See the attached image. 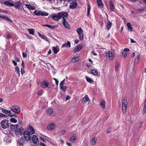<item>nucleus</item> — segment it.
Segmentation results:
<instances>
[{"mask_svg": "<svg viewBox=\"0 0 146 146\" xmlns=\"http://www.w3.org/2000/svg\"><path fill=\"white\" fill-rule=\"evenodd\" d=\"M9 108L11 111L15 113L18 114L21 112V108L17 105L11 106Z\"/></svg>", "mask_w": 146, "mask_h": 146, "instance_id": "obj_1", "label": "nucleus"}, {"mask_svg": "<svg viewBox=\"0 0 146 146\" xmlns=\"http://www.w3.org/2000/svg\"><path fill=\"white\" fill-rule=\"evenodd\" d=\"M76 31L79 35L80 39L82 40L84 38L83 31L81 28H79L76 29Z\"/></svg>", "mask_w": 146, "mask_h": 146, "instance_id": "obj_2", "label": "nucleus"}, {"mask_svg": "<svg viewBox=\"0 0 146 146\" xmlns=\"http://www.w3.org/2000/svg\"><path fill=\"white\" fill-rule=\"evenodd\" d=\"M122 110L124 113L126 112L127 108V104L126 100H123L122 101Z\"/></svg>", "mask_w": 146, "mask_h": 146, "instance_id": "obj_3", "label": "nucleus"}, {"mask_svg": "<svg viewBox=\"0 0 146 146\" xmlns=\"http://www.w3.org/2000/svg\"><path fill=\"white\" fill-rule=\"evenodd\" d=\"M34 13L35 15L38 16L41 15L42 16H47L48 15V14L47 12L42 11H35Z\"/></svg>", "mask_w": 146, "mask_h": 146, "instance_id": "obj_4", "label": "nucleus"}, {"mask_svg": "<svg viewBox=\"0 0 146 146\" xmlns=\"http://www.w3.org/2000/svg\"><path fill=\"white\" fill-rule=\"evenodd\" d=\"M1 126L3 128L6 129L9 127L8 120L5 119L2 121L1 123Z\"/></svg>", "mask_w": 146, "mask_h": 146, "instance_id": "obj_5", "label": "nucleus"}, {"mask_svg": "<svg viewBox=\"0 0 146 146\" xmlns=\"http://www.w3.org/2000/svg\"><path fill=\"white\" fill-rule=\"evenodd\" d=\"M58 15H59L60 19L62 18L63 21L64 20V19H66L65 18H67L68 16L67 13L63 12L59 13Z\"/></svg>", "mask_w": 146, "mask_h": 146, "instance_id": "obj_6", "label": "nucleus"}, {"mask_svg": "<svg viewBox=\"0 0 146 146\" xmlns=\"http://www.w3.org/2000/svg\"><path fill=\"white\" fill-rule=\"evenodd\" d=\"M29 133L27 131H25L24 132V137L27 141H29L31 139V137Z\"/></svg>", "mask_w": 146, "mask_h": 146, "instance_id": "obj_7", "label": "nucleus"}, {"mask_svg": "<svg viewBox=\"0 0 146 146\" xmlns=\"http://www.w3.org/2000/svg\"><path fill=\"white\" fill-rule=\"evenodd\" d=\"M25 143V139L23 138H21L18 141V146H24Z\"/></svg>", "mask_w": 146, "mask_h": 146, "instance_id": "obj_8", "label": "nucleus"}, {"mask_svg": "<svg viewBox=\"0 0 146 146\" xmlns=\"http://www.w3.org/2000/svg\"><path fill=\"white\" fill-rule=\"evenodd\" d=\"M25 6L29 10H34L36 9V7L33 5H30L28 4H25Z\"/></svg>", "mask_w": 146, "mask_h": 146, "instance_id": "obj_9", "label": "nucleus"}, {"mask_svg": "<svg viewBox=\"0 0 146 146\" xmlns=\"http://www.w3.org/2000/svg\"><path fill=\"white\" fill-rule=\"evenodd\" d=\"M32 139L34 144L36 145L38 144L39 141L38 138L36 135H33L32 138Z\"/></svg>", "mask_w": 146, "mask_h": 146, "instance_id": "obj_10", "label": "nucleus"}, {"mask_svg": "<svg viewBox=\"0 0 146 146\" xmlns=\"http://www.w3.org/2000/svg\"><path fill=\"white\" fill-rule=\"evenodd\" d=\"M1 110L4 113H5L10 117H12V115H11V110H8L2 108Z\"/></svg>", "mask_w": 146, "mask_h": 146, "instance_id": "obj_11", "label": "nucleus"}, {"mask_svg": "<svg viewBox=\"0 0 146 146\" xmlns=\"http://www.w3.org/2000/svg\"><path fill=\"white\" fill-rule=\"evenodd\" d=\"M55 127V124L54 123H52L49 124L47 127V129L48 130H51L54 129Z\"/></svg>", "mask_w": 146, "mask_h": 146, "instance_id": "obj_12", "label": "nucleus"}, {"mask_svg": "<svg viewBox=\"0 0 146 146\" xmlns=\"http://www.w3.org/2000/svg\"><path fill=\"white\" fill-rule=\"evenodd\" d=\"M97 2L98 7L99 8L101 9L103 7L104 5L102 0H97Z\"/></svg>", "mask_w": 146, "mask_h": 146, "instance_id": "obj_13", "label": "nucleus"}, {"mask_svg": "<svg viewBox=\"0 0 146 146\" xmlns=\"http://www.w3.org/2000/svg\"><path fill=\"white\" fill-rule=\"evenodd\" d=\"M40 139L43 141H50V139L48 138L45 136L44 135H41L40 136Z\"/></svg>", "mask_w": 146, "mask_h": 146, "instance_id": "obj_14", "label": "nucleus"}, {"mask_svg": "<svg viewBox=\"0 0 146 146\" xmlns=\"http://www.w3.org/2000/svg\"><path fill=\"white\" fill-rule=\"evenodd\" d=\"M28 130L29 131V133L31 134H33L35 133V130L33 127L29 126L27 127Z\"/></svg>", "mask_w": 146, "mask_h": 146, "instance_id": "obj_15", "label": "nucleus"}, {"mask_svg": "<svg viewBox=\"0 0 146 146\" xmlns=\"http://www.w3.org/2000/svg\"><path fill=\"white\" fill-rule=\"evenodd\" d=\"M51 17L54 20L58 21L60 19V17L58 13V14L56 15L54 14L52 15L51 16Z\"/></svg>", "mask_w": 146, "mask_h": 146, "instance_id": "obj_16", "label": "nucleus"}, {"mask_svg": "<svg viewBox=\"0 0 146 146\" xmlns=\"http://www.w3.org/2000/svg\"><path fill=\"white\" fill-rule=\"evenodd\" d=\"M89 98L88 96L86 95L82 99V102L83 104H86L89 100Z\"/></svg>", "mask_w": 146, "mask_h": 146, "instance_id": "obj_17", "label": "nucleus"}, {"mask_svg": "<svg viewBox=\"0 0 146 146\" xmlns=\"http://www.w3.org/2000/svg\"><path fill=\"white\" fill-rule=\"evenodd\" d=\"M52 48L54 53L55 54H57L59 51V48L58 46H53Z\"/></svg>", "mask_w": 146, "mask_h": 146, "instance_id": "obj_18", "label": "nucleus"}, {"mask_svg": "<svg viewBox=\"0 0 146 146\" xmlns=\"http://www.w3.org/2000/svg\"><path fill=\"white\" fill-rule=\"evenodd\" d=\"M11 137H10V136H8V135H7L4 137V141L6 143H10L11 142Z\"/></svg>", "mask_w": 146, "mask_h": 146, "instance_id": "obj_19", "label": "nucleus"}, {"mask_svg": "<svg viewBox=\"0 0 146 146\" xmlns=\"http://www.w3.org/2000/svg\"><path fill=\"white\" fill-rule=\"evenodd\" d=\"M62 24L65 27L68 29L70 28V25L67 22L66 19H64V20L63 21Z\"/></svg>", "mask_w": 146, "mask_h": 146, "instance_id": "obj_20", "label": "nucleus"}, {"mask_svg": "<svg viewBox=\"0 0 146 146\" xmlns=\"http://www.w3.org/2000/svg\"><path fill=\"white\" fill-rule=\"evenodd\" d=\"M41 84V86L43 88L48 87V83L45 81H43Z\"/></svg>", "mask_w": 146, "mask_h": 146, "instance_id": "obj_21", "label": "nucleus"}, {"mask_svg": "<svg viewBox=\"0 0 146 146\" xmlns=\"http://www.w3.org/2000/svg\"><path fill=\"white\" fill-rule=\"evenodd\" d=\"M80 57L79 56H76L73 57L71 60V61L72 62H77L80 59Z\"/></svg>", "mask_w": 146, "mask_h": 146, "instance_id": "obj_22", "label": "nucleus"}, {"mask_svg": "<svg viewBox=\"0 0 146 146\" xmlns=\"http://www.w3.org/2000/svg\"><path fill=\"white\" fill-rule=\"evenodd\" d=\"M38 35L41 38H42L44 40H45L47 41L49 43L50 42L48 40V38L46 37L44 35H42L40 33H38Z\"/></svg>", "mask_w": 146, "mask_h": 146, "instance_id": "obj_23", "label": "nucleus"}, {"mask_svg": "<svg viewBox=\"0 0 146 146\" xmlns=\"http://www.w3.org/2000/svg\"><path fill=\"white\" fill-rule=\"evenodd\" d=\"M77 5V3L76 2L71 3L69 7L72 9H75L76 8Z\"/></svg>", "mask_w": 146, "mask_h": 146, "instance_id": "obj_24", "label": "nucleus"}, {"mask_svg": "<svg viewBox=\"0 0 146 146\" xmlns=\"http://www.w3.org/2000/svg\"><path fill=\"white\" fill-rule=\"evenodd\" d=\"M70 43L69 41H67L66 43L63 44L61 46V48L66 47L70 48Z\"/></svg>", "mask_w": 146, "mask_h": 146, "instance_id": "obj_25", "label": "nucleus"}, {"mask_svg": "<svg viewBox=\"0 0 146 146\" xmlns=\"http://www.w3.org/2000/svg\"><path fill=\"white\" fill-rule=\"evenodd\" d=\"M110 7L111 11H114L115 8L114 4L111 1H110Z\"/></svg>", "mask_w": 146, "mask_h": 146, "instance_id": "obj_26", "label": "nucleus"}, {"mask_svg": "<svg viewBox=\"0 0 146 146\" xmlns=\"http://www.w3.org/2000/svg\"><path fill=\"white\" fill-rule=\"evenodd\" d=\"M43 26H46L48 27L49 28L52 29H54L58 27V25H54L51 26L49 25H43Z\"/></svg>", "mask_w": 146, "mask_h": 146, "instance_id": "obj_27", "label": "nucleus"}, {"mask_svg": "<svg viewBox=\"0 0 146 146\" xmlns=\"http://www.w3.org/2000/svg\"><path fill=\"white\" fill-rule=\"evenodd\" d=\"M112 23L110 21L106 24V28L108 30H109L112 26Z\"/></svg>", "mask_w": 146, "mask_h": 146, "instance_id": "obj_28", "label": "nucleus"}, {"mask_svg": "<svg viewBox=\"0 0 146 146\" xmlns=\"http://www.w3.org/2000/svg\"><path fill=\"white\" fill-rule=\"evenodd\" d=\"M76 139V135H73L70 138V142L72 143H73Z\"/></svg>", "mask_w": 146, "mask_h": 146, "instance_id": "obj_29", "label": "nucleus"}, {"mask_svg": "<svg viewBox=\"0 0 146 146\" xmlns=\"http://www.w3.org/2000/svg\"><path fill=\"white\" fill-rule=\"evenodd\" d=\"M82 48V45H79L74 50V52H79L80 50Z\"/></svg>", "mask_w": 146, "mask_h": 146, "instance_id": "obj_30", "label": "nucleus"}, {"mask_svg": "<svg viewBox=\"0 0 146 146\" xmlns=\"http://www.w3.org/2000/svg\"><path fill=\"white\" fill-rule=\"evenodd\" d=\"M4 4L8 6H13V3L9 1H6L4 2Z\"/></svg>", "mask_w": 146, "mask_h": 146, "instance_id": "obj_31", "label": "nucleus"}, {"mask_svg": "<svg viewBox=\"0 0 146 146\" xmlns=\"http://www.w3.org/2000/svg\"><path fill=\"white\" fill-rule=\"evenodd\" d=\"M18 127V125H12L11 127V129L13 131H15L16 130H17L18 128L17 127Z\"/></svg>", "mask_w": 146, "mask_h": 146, "instance_id": "obj_32", "label": "nucleus"}, {"mask_svg": "<svg viewBox=\"0 0 146 146\" xmlns=\"http://www.w3.org/2000/svg\"><path fill=\"white\" fill-rule=\"evenodd\" d=\"M96 142H97L96 139L94 137L91 140V142H90V143L92 145H95V144L96 143Z\"/></svg>", "mask_w": 146, "mask_h": 146, "instance_id": "obj_33", "label": "nucleus"}, {"mask_svg": "<svg viewBox=\"0 0 146 146\" xmlns=\"http://www.w3.org/2000/svg\"><path fill=\"white\" fill-rule=\"evenodd\" d=\"M140 58L139 55H137L136 58H135L134 60V62L135 64H137L140 60Z\"/></svg>", "mask_w": 146, "mask_h": 146, "instance_id": "obj_34", "label": "nucleus"}, {"mask_svg": "<svg viewBox=\"0 0 146 146\" xmlns=\"http://www.w3.org/2000/svg\"><path fill=\"white\" fill-rule=\"evenodd\" d=\"M92 72V74L95 76H97L98 74V71L97 70L93 69L90 70Z\"/></svg>", "mask_w": 146, "mask_h": 146, "instance_id": "obj_35", "label": "nucleus"}, {"mask_svg": "<svg viewBox=\"0 0 146 146\" xmlns=\"http://www.w3.org/2000/svg\"><path fill=\"white\" fill-rule=\"evenodd\" d=\"M126 25L128 28V30L130 31H132V28L130 23H127Z\"/></svg>", "mask_w": 146, "mask_h": 146, "instance_id": "obj_36", "label": "nucleus"}, {"mask_svg": "<svg viewBox=\"0 0 146 146\" xmlns=\"http://www.w3.org/2000/svg\"><path fill=\"white\" fill-rule=\"evenodd\" d=\"M15 131V133L17 135H20L21 134V131L19 128L18 129Z\"/></svg>", "mask_w": 146, "mask_h": 146, "instance_id": "obj_37", "label": "nucleus"}, {"mask_svg": "<svg viewBox=\"0 0 146 146\" xmlns=\"http://www.w3.org/2000/svg\"><path fill=\"white\" fill-rule=\"evenodd\" d=\"M85 78L87 82L90 83H91L92 82H94V81L91 78L87 76H86Z\"/></svg>", "mask_w": 146, "mask_h": 146, "instance_id": "obj_38", "label": "nucleus"}, {"mask_svg": "<svg viewBox=\"0 0 146 146\" xmlns=\"http://www.w3.org/2000/svg\"><path fill=\"white\" fill-rule=\"evenodd\" d=\"M105 100H102L100 104V105L102 107L103 109H104L105 108Z\"/></svg>", "mask_w": 146, "mask_h": 146, "instance_id": "obj_39", "label": "nucleus"}, {"mask_svg": "<svg viewBox=\"0 0 146 146\" xmlns=\"http://www.w3.org/2000/svg\"><path fill=\"white\" fill-rule=\"evenodd\" d=\"M87 16L88 17L89 16V13H90V10L91 9V7L89 3H88L87 4Z\"/></svg>", "mask_w": 146, "mask_h": 146, "instance_id": "obj_40", "label": "nucleus"}, {"mask_svg": "<svg viewBox=\"0 0 146 146\" xmlns=\"http://www.w3.org/2000/svg\"><path fill=\"white\" fill-rule=\"evenodd\" d=\"M27 30L30 34L32 35H34V33L35 32V31L33 29H27Z\"/></svg>", "mask_w": 146, "mask_h": 146, "instance_id": "obj_41", "label": "nucleus"}, {"mask_svg": "<svg viewBox=\"0 0 146 146\" xmlns=\"http://www.w3.org/2000/svg\"><path fill=\"white\" fill-rule=\"evenodd\" d=\"M15 71L18 74L19 76L20 75V69L19 68L18 66H17L15 68Z\"/></svg>", "mask_w": 146, "mask_h": 146, "instance_id": "obj_42", "label": "nucleus"}, {"mask_svg": "<svg viewBox=\"0 0 146 146\" xmlns=\"http://www.w3.org/2000/svg\"><path fill=\"white\" fill-rule=\"evenodd\" d=\"M11 122L14 123H16L17 122V119L14 118H12L10 120Z\"/></svg>", "mask_w": 146, "mask_h": 146, "instance_id": "obj_43", "label": "nucleus"}, {"mask_svg": "<svg viewBox=\"0 0 146 146\" xmlns=\"http://www.w3.org/2000/svg\"><path fill=\"white\" fill-rule=\"evenodd\" d=\"M65 81V79L63 80L60 83V88H62L63 86L64 82Z\"/></svg>", "mask_w": 146, "mask_h": 146, "instance_id": "obj_44", "label": "nucleus"}, {"mask_svg": "<svg viewBox=\"0 0 146 146\" xmlns=\"http://www.w3.org/2000/svg\"><path fill=\"white\" fill-rule=\"evenodd\" d=\"M2 18H3V19H4L6 20H7L8 21H11L10 20V19H9V18L8 17L3 15V16L2 17Z\"/></svg>", "mask_w": 146, "mask_h": 146, "instance_id": "obj_45", "label": "nucleus"}, {"mask_svg": "<svg viewBox=\"0 0 146 146\" xmlns=\"http://www.w3.org/2000/svg\"><path fill=\"white\" fill-rule=\"evenodd\" d=\"M15 4L16 5H17L18 6H21V3L20 1H15Z\"/></svg>", "mask_w": 146, "mask_h": 146, "instance_id": "obj_46", "label": "nucleus"}, {"mask_svg": "<svg viewBox=\"0 0 146 146\" xmlns=\"http://www.w3.org/2000/svg\"><path fill=\"white\" fill-rule=\"evenodd\" d=\"M53 111V110L52 109H48L47 111V113L48 114H51Z\"/></svg>", "mask_w": 146, "mask_h": 146, "instance_id": "obj_47", "label": "nucleus"}, {"mask_svg": "<svg viewBox=\"0 0 146 146\" xmlns=\"http://www.w3.org/2000/svg\"><path fill=\"white\" fill-rule=\"evenodd\" d=\"M14 133V131H11L9 132V133L7 134L8 136H9L10 137H11V136L13 135Z\"/></svg>", "mask_w": 146, "mask_h": 146, "instance_id": "obj_48", "label": "nucleus"}, {"mask_svg": "<svg viewBox=\"0 0 146 146\" xmlns=\"http://www.w3.org/2000/svg\"><path fill=\"white\" fill-rule=\"evenodd\" d=\"M119 66V64L118 63H116L115 64V69L116 71H117L118 70Z\"/></svg>", "mask_w": 146, "mask_h": 146, "instance_id": "obj_49", "label": "nucleus"}, {"mask_svg": "<svg viewBox=\"0 0 146 146\" xmlns=\"http://www.w3.org/2000/svg\"><path fill=\"white\" fill-rule=\"evenodd\" d=\"M43 94V91L42 90H40L37 93V94L39 96H41L42 94Z\"/></svg>", "mask_w": 146, "mask_h": 146, "instance_id": "obj_50", "label": "nucleus"}, {"mask_svg": "<svg viewBox=\"0 0 146 146\" xmlns=\"http://www.w3.org/2000/svg\"><path fill=\"white\" fill-rule=\"evenodd\" d=\"M15 61L17 62H19L20 61L19 58L16 56H15Z\"/></svg>", "mask_w": 146, "mask_h": 146, "instance_id": "obj_51", "label": "nucleus"}, {"mask_svg": "<svg viewBox=\"0 0 146 146\" xmlns=\"http://www.w3.org/2000/svg\"><path fill=\"white\" fill-rule=\"evenodd\" d=\"M109 59L112 60L114 58V55H108Z\"/></svg>", "mask_w": 146, "mask_h": 146, "instance_id": "obj_52", "label": "nucleus"}, {"mask_svg": "<svg viewBox=\"0 0 146 146\" xmlns=\"http://www.w3.org/2000/svg\"><path fill=\"white\" fill-rule=\"evenodd\" d=\"M60 88L63 91H65L67 88V86H62V88Z\"/></svg>", "mask_w": 146, "mask_h": 146, "instance_id": "obj_53", "label": "nucleus"}, {"mask_svg": "<svg viewBox=\"0 0 146 146\" xmlns=\"http://www.w3.org/2000/svg\"><path fill=\"white\" fill-rule=\"evenodd\" d=\"M11 35L10 34H9L6 35V38L9 39H10L11 36Z\"/></svg>", "mask_w": 146, "mask_h": 146, "instance_id": "obj_54", "label": "nucleus"}, {"mask_svg": "<svg viewBox=\"0 0 146 146\" xmlns=\"http://www.w3.org/2000/svg\"><path fill=\"white\" fill-rule=\"evenodd\" d=\"M13 6H14L15 8L16 9L18 8L19 9V7H20L21 6H18L17 5H16L13 3Z\"/></svg>", "mask_w": 146, "mask_h": 146, "instance_id": "obj_55", "label": "nucleus"}, {"mask_svg": "<svg viewBox=\"0 0 146 146\" xmlns=\"http://www.w3.org/2000/svg\"><path fill=\"white\" fill-rule=\"evenodd\" d=\"M146 10V9L145 8L143 7V8H142L141 9H139V11L141 12V11H143Z\"/></svg>", "mask_w": 146, "mask_h": 146, "instance_id": "obj_56", "label": "nucleus"}, {"mask_svg": "<svg viewBox=\"0 0 146 146\" xmlns=\"http://www.w3.org/2000/svg\"><path fill=\"white\" fill-rule=\"evenodd\" d=\"M0 12L7 13V11L6 10L0 9Z\"/></svg>", "mask_w": 146, "mask_h": 146, "instance_id": "obj_57", "label": "nucleus"}, {"mask_svg": "<svg viewBox=\"0 0 146 146\" xmlns=\"http://www.w3.org/2000/svg\"><path fill=\"white\" fill-rule=\"evenodd\" d=\"M123 51L125 52H128L129 51V50L128 48H125L124 49Z\"/></svg>", "mask_w": 146, "mask_h": 146, "instance_id": "obj_58", "label": "nucleus"}, {"mask_svg": "<svg viewBox=\"0 0 146 146\" xmlns=\"http://www.w3.org/2000/svg\"><path fill=\"white\" fill-rule=\"evenodd\" d=\"M54 80L55 81L56 84V85H58V82H59L58 81V80H57L56 78H54Z\"/></svg>", "mask_w": 146, "mask_h": 146, "instance_id": "obj_59", "label": "nucleus"}, {"mask_svg": "<svg viewBox=\"0 0 146 146\" xmlns=\"http://www.w3.org/2000/svg\"><path fill=\"white\" fill-rule=\"evenodd\" d=\"M65 130H62L61 131V132H60V133L62 135H63L65 133Z\"/></svg>", "mask_w": 146, "mask_h": 146, "instance_id": "obj_60", "label": "nucleus"}, {"mask_svg": "<svg viewBox=\"0 0 146 146\" xmlns=\"http://www.w3.org/2000/svg\"><path fill=\"white\" fill-rule=\"evenodd\" d=\"M106 55H112V52L111 51H109L106 53Z\"/></svg>", "mask_w": 146, "mask_h": 146, "instance_id": "obj_61", "label": "nucleus"}, {"mask_svg": "<svg viewBox=\"0 0 146 146\" xmlns=\"http://www.w3.org/2000/svg\"><path fill=\"white\" fill-rule=\"evenodd\" d=\"M130 41H131V43H135L136 42V41H134V40H133L132 39V38H130Z\"/></svg>", "mask_w": 146, "mask_h": 146, "instance_id": "obj_62", "label": "nucleus"}, {"mask_svg": "<svg viewBox=\"0 0 146 146\" xmlns=\"http://www.w3.org/2000/svg\"><path fill=\"white\" fill-rule=\"evenodd\" d=\"M12 62H13V64H14V65L15 66H16L17 65V63H16L15 61L14 60H12Z\"/></svg>", "mask_w": 146, "mask_h": 146, "instance_id": "obj_63", "label": "nucleus"}, {"mask_svg": "<svg viewBox=\"0 0 146 146\" xmlns=\"http://www.w3.org/2000/svg\"><path fill=\"white\" fill-rule=\"evenodd\" d=\"M66 144V145L68 146H72V145L69 143L67 142Z\"/></svg>", "mask_w": 146, "mask_h": 146, "instance_id": "obj_64", "label": "nucleus"}]
</instances>
